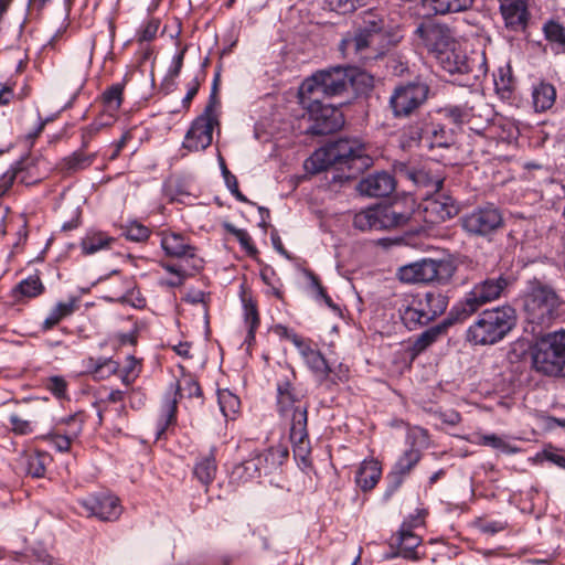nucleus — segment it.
<instances>
[{"mask_svg": "<svg viewBox=\"0 0 565 565\" xmlns=\"http://www.w3.org/2000/svg\"><path fill=\"white\" fill-rule=\"evenodd\" d=\"M284 377L277 383V411L281 417L290 419V440L295 448L302 450L308 439V405L292 385L294 370L281 367Z\"/></svg>", "mask_w": 565, "mask_h": 565, "instance_id": "nucleus-1", "label": "nucleus"}, {"mask_svg": "<svg viewBox=\"0 0 565 565\" xmlns=\"http://www.w3.org/2000/svg\"><path fill=\"white\" fill-rule=\"evenodd\" d=\"M516 323L511 306L484 310L467 330V341L475 345L494 344L501 341Z\"/></svg>", "mask_w": 565, "mask_h": 565, "instance_id": "nucleus-2", "label": "nucleus"}, {"mask_svg": "<svg viewBox=\"0 0 565 565\" xmlns=\"http://www.w3.org/2000/svg\"><path fill=\"white\" fill-rule=\"evenodd\" d=\"M533 369L547 376H565V330L539 337L531 347Z\"/></svg>", "mask_w": 565, "mask_h": 565, "instance_id": "nucleus-3", "label": "nucleus"}, {"mask_svg": "<svg viewBox=\"0 0 565 565\" xmlns=\"http://www.w3.org/2000/svg\"><path fill=\"white\" fill-rule=\"evenodd\" d=\"M456 270L457 263L454 258H423L402 266L397 270V277L401 281L407 284L446 286L451 282Z\"/></svg>", "mask_w": 565, "mask_h": 565, "instance_id": "nucleus-4", "label": "nucleus"}, {"mask_svg": "<svg viewBox=\"0 0 565 565\" xmlns=\"http://www.w3.org/2000/svg\"><path fill=\"white\" fill-rule=\"evenodd\" d=\"M513 284L510 276L490 277L476 284L462 301L450 311L455 320H463L478 311L482 306L499 299L504 290Z\"/></svg>", "mask_w": 565, "mask_h": 565, "instance_id": "nucleus-5", "label": "nucleus"}, {"mask_svg": "<svg viewBox=\"0 0 565 565\" xmlns=\"http://www.w3.org/2000/svg\"><path fill=\"white\" fill-rule=\"evenodd\" d=\"M561 300L550 286L534 282L524 296L526 320L539 327H550L558 315Z\"/></svg>", "mask_w": 565, "mask_h": 565, "instance_id": "nucleus-6", "label": "nucleus"}, {"mask_svg": "<svg viewBox=\"0 0 565 565\" xmlns=\"http://www.w3.org/2000/svg\"><path fill=\"white\" fill-rule=\"evenodd\" d=\"M352 86V76L345 68L334 67L315 73L303 81L299 95L322 99L341 96Z\"/></svg>", "mask_w": 565, "mask_h": 565, "instance_id": "nucleus-7", "label": "nucleus"}, {"mask_svg": "<svg viewBox=\"0 0 565 565\" xmlns=\"http://www.w3.org/2000/svg\"><path fill=\"white\" fill-rule=\"evenodd\" d=\"M215 89L216 83H214L213 92L203 113L193 120L185 134L182 148L189 152L203 151L212 143L214 127L218 126L216 114L218 102L216 99Z\"/></svg>", "mask_w": 565, "mask_h": 565, "instance_id": "nucleus-8", "label": "nucleus"}, {"mask_svg": "<svg viewBox=\"0 0 565 565\" xmlns=\"http://www.w3.org/2000/svg\"><path fill=\"white\" fill-rule=\"evenodd\" d=\"M448 306V298L441 292L429 291L417 295L402 311V320L407 328L425 326L443 315Z\"/></svg>", "mask_w": 565, "mask_h": 565, "instance_id": "nucleus-9", "label": "nucleus"}, {"mask_svg": "<svg viewBox=\"0 0 565 565\" xmlns=\"http://www.w3.org/2000/svg\"><path fill=\"white\" fill-rule=\"evenodd\" d=\"M411 213L399 211L398 204L376 205L354 215V227L360 231H382L402 226L408 222Z\"/></svg>", "mask_w": 565, "mask_h": 565, "instance_id": "nucleus-10", "label": "nucleus"}, {"mask_svg": "<svg viewBox=\"0 0 565 565\" xmlns=\"http://www.w3.org/2000/svg\"><path fill=\"white\" fill-rule=\"evenodd\" d=\"M300 104L308 110L312 120L308 131L316 136L333 134L344 125V117L340 109L323 104L322 99L313 96L299 95Z\"/></svg>", "mask_w": 565, "mask_h": 565, "instance_id": "nucleus-11", "label": "nucleus"}, {"mask_svg": "<svg viewBox=\"0 0 565 565\" xmlns=\"http://www.w3.org/2000/svg\"><path fill=\"white\" fill-rule=\"evenodd\" d=\"M460 224L470 236L490 238L504 226V218L499 207L487 204L462 215Z\"/></svg>", "mask_w": 565, "mask_h": 565, "instance_id": "nucleus-12", "label": "nucleus"}, {"mask_svg": "<svg viewBox=\"0 0 565 565\" xmlns=\"http://www.w3.org/2000/svg\"><path fill=\"white\" fill-rule=\"evenodd\" d=\"M429 87L419 82H412L394 88L390 97V107L395 118L412 116L428 97Z\"/></svg>", "mask_w": 565, "mask_h": 565, "instance_id": "nucleus-13", "label": "nucleus"}, {"mask_svg": "<svg viewBox=\"0 0 565 565\" xmlns=\"http://www.w3.org/2000/svg\"><path fill=\"white\" fill-rule=\"evenodd\" d=\"M329 147L338 166L348 167L352 174L361 173L372 166V158L366 153L365 146L356 138H340Z\"/></svg>", "mask_w": 565, "mask_h": 565, "instance_id": "nucleus-14", "label": "nucleus"}, {"mask_svg": "<svg viewBox=\"0 0 565 565\" xmlns=\"http://www.w3.org/2000/svg\"><path fill=\"white\" fill-rule=\"evenodd\" d=\"M276 455L286 458L288 450L282 447H270L262 452H255L234 468L233 476L243 482L259 478L263 471H266L270 465L274 466L276 463Z\"/></svg>", "mask_w": 565, "mask_h": 565, "instance_id": "nucleus-15", "label": "nucleus"}, {"mask_svg": "<svg viewBox=\"0 0 565 565\" xmlns=\"http://www.w3.org/2000/svg\"><path fill=\"white\" fill-rule=\"evenodd\" d=\"M415 35L420 40L423 46L436 56L455 45L454 34L446 24L435 22L420 23L415 30Z\"/></svg>", "mask_w": 565, "mask_h": 565, "instance_id": "nucleus-16", "label": "nucleus"}, {"mask_svg": "<svg viewBox=\"0 0 565 565\" xmlns=\"http://www.w3.org/2000/svg\"><path fill=\"white\" fill-rule=\"evenodd\" d=\"M160 245L167 256L178 258L183 263H191L193 270H199L202 267V259L195 255V247L183 235L162 232Z\"/></svg>", "mask_w": 565, "mask_h": 565, "instance_id": "nucleus-17", "label": "nucleus"}, {"mask_svg": "<svg viewBox=\"0 0 565 565\" xmlns=\"http://www.w3.org/2000/svg\"><path fill=\"white\" fill-rule=\"evenodd\" d=\"M436 57L446 72L450 74H473L475 78L486 74L483 63L468 57L463 52L456 50L454 45Z\"/></svg>", "mask_w": 565, "mask_h": 565, "instance_id": "nucleus-18", "label": "nucleus"}, {"mask_svg": "<svg viewBox=\"0 0 565 565\" xmlns=\"http://www.w3.org/2000/svg\"><path fill=\"white\" fill-rule=\"evenodd\" d=\"M81 504L89 515L102 521H115L121 514L119 499L107 492L88 495L81 501Z\"/></svg>", "mask_w": 565, "mask_h": 565, "instance_id": "nucleus-19", "label": "nucleus"}, {"mask_svg": "<svg viewBox=\"0 0 565 565\" xmlns=\"http://www.w3.org/2000/svg\"><path fill=\"white\" fill-rule=\"evenodd\" d=\"M499 11L507 29L521 32L527 26L530 13L527 9L529 0H497Z\"/></svg>", "mask_w": 565, "mask_h": 565, "instance_id": "nucleus-20", "label": "nucleus"}, {"mask_svg": "<svg viewBox=\"0 0 565 565\" xmlns=\"http://www.w3.org/2000/svg\"><path fill=\"white\" fill-rule=\"evenodd\" d=\"M50 461L51 457L47 452L26 449L18 456L15 469L18 473L23 476L43 478Z\"/></svg>", "mask_w": 565, "mask_h": 565, "instance_id": "nucleus-21", "label": "nucleus"}, {"mask_svg": "<svg viewBox=\"0 0 565 565\" xmlns=\"http://www.w3.org/2000/svg\"><path fill=\"white\" fill-rule=\"evenodd\" d=\"M458 211L456 201L440 190L425 201V212L433 216L431 223L450 220L457 215Z\"/></svg>", "mask_w": 565, "mask_h": 565, "instance_id": "nucleus-22", "label": "nucleus"}, {"mask_svg": "<svg viewBox=\"0 0 565 565\" xmlns=\"http://www.w3.org/2000/svg\"><path fill=\"white\" fill-rule=\"evenodd\" d=\"M419 518H414L411 522H404L398 531V551L392 554V557L402 556L406 559L418 561L419 556L416 547L420 545L422 539L412 532V529L419 524Z\"/></svg>", "mask_w": 565, "mask_h": 565, "instance_id": "nucleus-23", "label": "nucleus"}, {"mask_svg": "<svg viewBox=\"0 0 565 565\" xmlns=\"http://www.w3.org/2000/svg\"><path fill=\"white\" fill-rule=\"evenodd\" d=\"M395 179L388 172H377L360 181L359 191L367 196L383 198L395 190Z\"/></svg>", "mask_w": 565, "mask_h": 565, "instance_id": "nucleus-24", "label": "nucleus"}, {"mask_svg": "<svg viewBox=\"0 0 565 565\" xmlns=\"http://www.w3.org/2000/svg\"><path fill=\"white\" fill-rule=\"evenodd\" d=\"M420 459L418 449L411 448L406 450L396 461L393 470L387 475L390 481L386 495L390 497L402 484L403 479L417 465Z\"/></svg>", "mask_w": 565, "mask_h": 565, "instance_id": "nucleus-25", "label": "nucleus"}, {"mask_svg": "<svg viewBox=\"0 0 565 565\" xmlns=\"http://www.w3.org/2000/svg\"><path fill=\"white\" fill-rule=\"evenodd\" d=\"M292 344L299 350V353L305 359L307 365L317 374L328 376L331 372L329 364L324 356L317 350L312 349L303 341L301 337L292 335Z\"/></svg>", "mask_w": 565, "mask_h": 565, "instance_id": "nucleus-26", "label": "nucleus"}, {"mask_svg": "<svg viewBox=\"0 0 565 565\" xmlns=\"http://www.w3.org/2000/svg\"><path fill=\"white\" fill-rule=\"evenodd\" d=\"M382 476V467L375 459L364 460L356 472L355 482L362 491L375 488Z\"/></svg>", "mask_w": 565, "mask_h": 565, "instance_id": "nucleus-27", "label": "nucleus"}, {"mask_svg": "<svg viewBox=\"0 0 565 565\" xmlns=\"http://www.w3.org/2000/svg\"><path fill=\"white\" fill-rule=\"evenodd\" d=\"M85 150L81 147L72 154L65 157L60 163L61 171L72 174L90 167L96 159V152L86 153Z\"/></svg>", "mask_w": 565, "mask_h": 565, "instance_id": "nucleus-28", "label": "nucleus"}, {"mask_svg": "<svg viewBox=\"0 0 565 565\" xmlns=\"http://www.w3.org/2000/svg\"><path fill=\"white\" fill-rule=\"evenodd\" d=\"M452 320H455L452 317L445 320L444 322L434 326L427 330H425L423 333L419 334V337L415 340L413 344V353L414 355H417L425 351L429 345H431L441 334H444L447 330V328L452 323Z\"/></svg>", "mask_w": 565, "mask_h": 565, "instance_id": "nucleus-29", "label": "nucleus"}, {"mask_svg": "<svg viewBox=\"0 0 565 565\" xmlns=\"http://www.w3.org/2000/svg\"><path fill=\"white\" fill-rule=\"evenodd\" d=\"M332 166H338L335 158L331 156V149L328 146L316 150L306 161L305 168L310 173H319L329 169Z\"/></svg>", "mask_w": 565, "mask_h": 565, "instance_id": "nucleus-30", "label": "nucleus"}, {"mask_svg": "<svg viewBox=\"0 0 565 565\" xmlns=\"http://www.w3.org/2000/svg\"><path fill=\"white\" fill-rule=\"evenodd\" d=\"M115 242V238L103 232H88L81 241V248L84 255H93L99 250L107 249Z\"/></svg>", "mask_w": 565, "mask_h": 565, "instance_id": "nucleus-31", "label": "nucleus"}, {"mask_svg": "<svg viewBox=\"0 0 565 565\" xmlns=\"http://www.w3.org/2000/svg\"><path fill=\"white\" fill-rule=\"evenodd\" d=\"M533 106L536 111H545L550 109L556 99V90L550 83H540L532 92Z\"/></svg>", "mask_w": 565, "mask_h": 565, "instance_id": "nucleus-32", "label": "nucleus"}, {"mask_svg": "<svg viewBox=\"0 0 565 565\" xmlns=\"http://www.w3.org/2000/svg\"><path fill=\"white\" fill-rule=\"evenodd\" d=\"M87 372L92 373L95 379L103 380L115 374L119 370V363L108 358H88L85 361Z\"/></svg>", "mask_w": 565, "mask_h": 565, "instance_id": "nucleus-33", "label": "nucleus"}, {"mask_svg": "<svg viewBox=\"0 0 565 565\" xmlns=\"http://www.w3.org/2000/svg\"><path fill=\"white\" fill-rule=\"evenodd\" d=\"M423 4L437 14H446L470 9L473 0H423Z\"/></svg>", "mask_w": 565, "mask_h": 565, "instance_id": "nucleus-34", "label": "nucleus"}, {"mask_svg": "<svg viewBox=\"0 0 565 565\" xmlns=\"http://www.w3.org/2000/svg\"><path fill=\"white\" fill-rule=\"evenodd\" d=\"M401 172L411 179L415 184L419 186H430L435 192H438L443 188L444 180L439 177H433L425 169H409L407 167L401 168Z\"/></svg>", "mask_w": 565, "mask_h": 565, "instance_id": "nucleus-35", "label": "nucleus"}, {"mask_svg": "<svg viewBox=\"0 0 565 565\" xmlns=\"http://www.w3.org/2000/svg\"><path fill=\"white\" fill-rule=\"evenodd\" d=\"M373 38L372 34L360 29L354 35L343 39L340 49L344 53L353 52L354 54H363L373 42Z\"/></svg>", "mask_w": 565, "mask_h": 565, "instance_id": "nucleus-36", "label": "nucleus"}, {"mask_svg": "<svg viewBox=\"0 0 565 565\" xmlns=\"http://www.w3.org/2000/svg\"><path fill=\"white\" fill-rule=\"evenodd\" d=\"M66 423L72 425V428L67 431V435L56 434L53 437L54 446L58 451H68L72 440L77 437L83 427V419L77 415L70 416Z\"/></svg>", "mask_w": 565, "mask_h": 565, "instance_id": "nucleus-37", "label": "nucleus"}, {"mask_svg": "<svg viewBox=\"0 0 565 565\" xmlns=\"http://www.w3.org/2000/svg\"><path fill=\"white\" fill-rule=\"evenodd\" d=\"M76 310V300L70 299L65 302H58L43 321V329L50 330L55 327L63 318L71 316Z\"/></svg>", "mask_w": 565, "mask_h": 565, "instance_id": "nucleus-38", "label": "nucleus"}, {"mask_svg": "<svg viewBox=\"0 0 565 565\" xmlns=\"http://www.w3.org/2000/svg\"><path fill=\"white\" fill-rule=\"evenodd\" d=\"M216 473L215 457L213 454H209L199 460L194 467V475L199 481L205 486L210 484Z\"/></svg>", "mask_w": 565, "mask_h": 565, "instance_id": "nucleus-39", "label": "nucleus"}, {"mask_svg": "<svg viewBox=\"0 0 565 565\" xmlns=\"http://www.w3.org/2000/svg\"><path fill=\"white\" fill-rule=\"evenodd\" d=\"M546 40L553 44L557 52L565 53V29L556 21H548L543 28Z\"/></svg>", "mask_w": 565, "mask_h": 565, "instance_id": "nucleus-40", "label": "nucleus"}, {"mask_svg": "<svg viewBox=\"0 0 565 565\" xmlns=\"http://www.w3.org/2000/svg\"><path fill=\"white\" fill-rule=\"evenodd\" d=\"M217 398L223 415L233 419L239 409V398L228 390H218Z\"/></svg>", "mask_w": 565, "mask_h": 565, "instance_id": "nucleus-41", "label": "nucleus"}, {"mask_svg": "<svg viewBox=\"0 0 565 565\" xmlns=\"http://www.w3.org/2000/svg\"><path fill=\"white\" fill-rule=\"evenodd\" d=\"M124 84H114L102 95L103 103L108 111L119 110L122 103Z\"/></svg>", "mask_w": 565, "mask_h": 565, "instance_id": "nucleus-42", "label": "nucleus"}, {"mask_svg": "<svg viewBox=\"0 0 565 565\" xmlns=\"http://www.w3.org/2000/svg\"><path fill=\"white\" fill-rule=\"evenodd\" d=\"M385 26V20L382 14L376 11L370 10L363 14V23L361 26L362 31H365L373 36L383 31Z\"/></svg>", "mask_w": 565, "mask_h": 565, "instance_id": "nucleus-43", "label": "nucleus"}, {"mask_svg": "<svg viewBox=\"0 0 565 565\" xmlns=\"http://www.w3.org/2000/svg\"><path fill=\"white\" fill-rule=\"evenodd\" d=\"M17 291L29 298L35 297L43 291V285L38 276H30L18 285Z\"/></svg>", "mask_w": 565, "mask_h": 565, "instance_id": "nucleus-44", "label": "nucleus"}, {"mask_svg": "<svg viewBox=\"0 0 565 565\" xmlns=\"http://www.w3.org/2000/svg\"><path fill=\"white\" fill-rule=\"evenodd\" d=\"M162 267L167 271L177 276V280L170 281V286L173 287L182 285L184 278L192 275L191 270H193L191 268V263L183 262H181L180 264H162Z\"/></svg>", "mask_w": 565, "mask_h": 565, "instance_id": "nucleus-45", "label": "nucleus"}, {"mask_svg": "<svg viewBox=\"0 0 565 565\" xmlns=\"http://www.w3.org/2000/svg\"><path fill=\"white\" fill-rule=\"evenodd\" d=\"M177 393L180 397H199L202 394L199 383L191 376H183L178 384Z\"/></svg>", "mask_w": 565, "mask_h": 565, "instance_id": "nucleus-46", "label": "nucleus"}, {"mask_svg": "<svg viewBox=\"0 0 565 565\" xmlns=\"http://www.w3.org/2000/svg\"><path fill=\"white\" fill-rule=\"evenodd\" d=\"M371 0H329L332 10L340 13H349L360 7L366 6Z\"/></svg>", "mask_w": 565, "mask_h": 565, "instance_id": "nucleus-47", "label": "nucleus"}, {"mask_svg": "<svg viewBox=\"0 0 565 565\" xmlns=\"http://www.w3.org/2000/svg\"><path fill=\"white\" fill-rule=\"evenodd\" d=\"M125 235L130 241L142 242L148 238L149 230L137 222H132L126 227Z\"/></svg>", "mask_w": 565, "mask_h": 565, "instance_id": "nucleus-48", "label": "nucleus"}, {"mask_svg": "<svg viewBox=\"0 0 565 565\" xmlns=\"http://www.w3.org/2000/svg\"><path fill=\"white\" fill-rule=\"evenodd\" d=\"M10 424L12 425V430L19 435H28L32 433L31 419L23 418L18 414L10 415Z\"/></svg>", "mask_w": 565, "mask_h": 565, "instance_id": "nucleus-49", "label": "nucleus"}, {"mask_svg": "<svg viewBox=\"0 0 565 565\" xmlns=\"http://www.w3.org/2000/svg\"><path fill=\"white\" fill-rule=\"evenodd\" d=\"M245 320L249 324V334H253L254 329L259 324V317L256 305L252 301H245Z\"/></svg>", "mask_w": 565, "mask_h": 565, "instance_id": "nucleus-50", "label": "nucleus"}, {"mask_svg": "<svg viewBox=\"0 0 565 565\" xmlns=\"http://www.w3.org/2000/svg\"><path fill=\"white\" fill-rule=\"evenodd\" d=\"M159 29V21L158 20H150L147 22V24L142 28V30L138 33V41L139 42H149L152 41L158 32Z\"/></svg>", "mask_w": 565, "mask_h": 565, "instance_id": "nucleus-51", "label": "nucleus"}, {"mask_svg": "<svg viewBox=\"0 0 565 565\" xmlns=\"http://www.w3.org/2000/svg\"><path fill=\"white\" fill-rule=\"evenodd\" d=\"M103 124L93 122L82 129V149H87L90 140L102 130Z\"/></svg>", "mask_w": 565, "mask_h": 565, "instance_id": "nucleus-52", "label": "nucleus"}, {"mask_svg": "<svg viewBox=\"0 0 565 565\" xmlns=\"http://www.w3.org/2000/svg\"><path fill=\"white\" fill-rule=\"evenodd\" d=\"M67 383L61 376H52L49 379L47 388L56 396L63 397L66 393Z\"/></svg>", "mask_w": 565, "mask_h": 565, "instance_id": "nucleus-53", "label": "nucleus"}, {"mask_svg": "<svg viewBox=\"0 0 565 565\" xmlns=\"http://www.w3.org/2000/svg\"><path fill=\"white\" fill-rule=\"evenodd\" d=\"M235 237L238 239L242 247L247 253L254 254L257 252L256 248L254 247V245L252 244V238H250L249 234L245 230L235 232Z\"/></svg>", "mask_w": 565, "mask_h": 565, "instance_id": "nucleus-54", "label": "nucleus"}, {"mask_svg": "<svg viewBox=\"0 0 565 565\" xmlns=\"http://www.w3.org/2000/svg\"><path fill=\"white\" fill-rule=\"evenodd\" d=\"M185 49H182L173 58V67L169 71V76L171 78L177 77L182 68L183 65V57H184Z\"/></svg>", "mask_w": 565, "mask_h": 565, "instance_id": "nucleus-55", "label": "nucleus"}, {"mask_svg": "<svg viewBox=\"0 0 565 565\" xmlns=\"http://www.w3.org/2000/svg\"><path fill=\"white\" fill-rule=\"evenodd\" d=\"M175 411H177V403H175V401H173L172 403L168 404V406H167L164 424L160 427V429L158 431V436L163 434L167 426L174 419Z\"/></svg>", "mask_w": 565, "mask_h": 565, "instance_id": "nucleus-56", "label": "nucleus"}, {"mask_svg": "<svg viewBox=\"0 0 565 565\" xmlns=\"http://www.w3.org/2000/svg\"><path fill=\"white\" fill-rule=\"evenodd\" d=\"M305 275L309 279L310 286L316 291L317 296H319V295L323 294V291H326L323 286L320 282L319 278L317 277V275H315L310 270H305Z\"/></svg>", "mask_w": 565, "mask_h": 565, "instance_id": "nucleus-57", "label": "nucleus"}, {"mask_svg": "<svg viewBox=\"0 0 565 565\" xmlns=\"http://www.w3.org/2000/svg\"><path fill=\"white\" fill-rule=\"evenodd\" d=\"M131 136L128 131L121 136V138L115 143V149L113 153L109 156V160H115L119 156L121 149L126 146Z\"/></svg>", "mask_w": 565, "mask_h": 565, "instance_id": "nucleus-58", "label": "nucleus"}, {"mask_svg": "<svg viewBox=\"0 0 565 565\" xmlns=\"http://www.w3.org/2000/svg\"><path fill=\"white\" fill-rule=\"evenodd\" d=\"M221 166H222V173L225 179V183H226L227 188L230 190L236 191V186L238 184L236 177L227 170V168L223 161H222Z\"/></svg>", "mask_w": 565, "mask_h": 565, "instance_id": "nucleus-59", "label": "nucleus"}, {"mask_svg": "<svg viewBox=\"0 0 565 565\" xmlns=\"http://www.w3.org/2000/svg\"><path fill=\"white\" fill-rule=\"evenodd\" d=\"M199 87H200V83L198 79H194L192 83H191V86L189 87V90L185 95V97L183 98L182 100V104L184 107H189L190 104H191V100L193 99V97L196 95L198 90H199Z\"/></svg>", "mask_w": 565, "mask_h": 565, "instance_id": "nucleus-60", "label": "nucleus"}, {"mask_svg": "<svg viewBox=\"0 0 565 565\" xmlns=\"http://www.w3.org/2000/svg\"><path fill=\"white\" fill-rule=\"evenodd\" d=\"M482 445L493 448H501L504 446L503 440L497 435H486L482 437Z\"/></svg>", "mask_w": 565, "mask_h": 565, "instance_id": "nucleus-61", "label": "nucleus"}, {"mask_svg": "<svg viewBox=\"0 0 565 565\" xmlns=\"http://www.w3.org/2000/svg\"><path fill=\"white\" fill-rule=\"evenodd\" d=\"M14 179H18L20 182H28L23 175L22 167L14 169L10 175L8 173L3 175V182H12Z\"/></svg>", "mask_w": 565, "mask_h": 565, "instance_id": "nucleus-62", "label": "nucleus"}, {"mask_svg": "<svg viewBox=\"0 0 565 565\" xmlns=\"http://www.w3.org/2000/svg\"><path fill=\"white\" fill-rule=\"evenodd\" d=\"M13 97V90L10 86L4 85L0 89V105H8Z\"/></svg>", "mask_w": 565, "mask_h": 565, "instance_id": "nucleus-63", "label": "nucleus"}, {"mask_svg": "<svg viewBox=\"0 0 565 565\" xmlns=\"http://www.w3.org/2000/svg\"><path fill=\"white\" fill-rule=\"evenodd\" d=\"M124 372L136 374L138 376L139 373V362L135 359V356H129L127 360V365L125 366Z\"/></svg>", "mask_w": 565, "mask_h": 565, "instance_id": "nucleus-64", "label": "nucleus"}]
</instances>
